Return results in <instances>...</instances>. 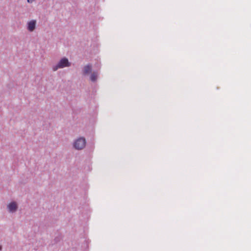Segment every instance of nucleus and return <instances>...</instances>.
<instances>
[{
  "mask_svg": "<svg viewBox=\"0 0 251 251\" xmlns=\"http://www.w3.org/2000/svg\"><path fill=\"white\" fill-rule=\"evenodd\" d=\"M7 207L10 212L15 211L17 208V205L15 202H12L10 203L8 205Z\"/></svg>",
  "mask_w": 251,
  "mask_h": 251,
  "instance_id": "20e7f679",
  "label": "nucleus"
},
{
  "mask_svg": "<svg viewBox=\"0 0 251 251\" xmlns=\"http://www.w3.org/2000/svg\"><path fill=\"white\" fill-rule=\"evenodd\" d=\"M92 67L91 66L88 65L85 66L84 67L83 71V75H87L89 73H90L91 71Z\"/></svg>",
  "mask_w": 251,
  "mask_h": 251,
  "instance_id": "39448f33",
  "label": "nucleus"
},
{
  "mask_svg": "<svg viewBox=\"0 0 251 251\" xmlns=\"http://www.w3.org/2000/svg\"><path fill=\"white\" fill-rule=\"evenodd\" d=\"M35 0H27V2L29 3H32Z\"/></svg>",
  "mask_w": 251,
  "mask_h": 251,
  "instance_id": "0eeeda50",
  "label": "nucleus"
},
{
  "mask_svg": "<svg viewBox=\"0 0 251 251\" xmlns=\"http://www.w3.org/2000/svg\"><path fill=\"white\" fill-rule=\"evenodd\" d=\"M36 21L35 20H31L27 23V29L28 31L32 32L33 31L36 26Z\"/></svg>",
  "mask_w": 251,
  "mask_h": 251,
  "instance_id": "7ed1b4c3",
  "label": "nucleus"
},
{
  "mask_svg": "<svg viewBox=\"0 0 251 251\" xmlns=\"http://www.w3.org/2000/svg\"><path fill=\"white\" fill-rule=\"evenodd\" d=\"M97 77H98V74L97 73H93L91 75V77H90L91 80L92 81H95L97 79Z\"/></svg>",
  "mask_w": 251,
  "mask_h": 251,
  "instance_id": "423d86ee",
  "label": "nucleus"
},
{
  "mask_svg": "<svg viewBox=\"0 0 251 251\" xmlns=\"http://www.w3.org/2000/svg\"><path fill=\"white\" fill-rule=\"evenodd\" d=\"M86 145L85 138L81 137L77 139L74 144L75 148L76 150H81L83 149Z\"/></svg>",
  "mask_w": 251,
  "mask_h": 251,
  "instance_id": "f03ea898",
  "label": "nucleus"
},
{
  "mask_svg": "<svg viewBox=\"0 0 251 251\" xmlns=\"http://www.w3.org/2000/svg\"><path fill=\"white\" fill-rule=\"evenodd\" d=\"M1 246H0V251L1 250Z\"/></svg>",
  "mask_w": 251,
  "mask_h": 251,
  "instance_id": "6e6552de",
  "label": "nucleus"
},
{
  "mask_svg": "<svg viewBox=\"0 0 251 251\" xmlns=\"http://www.w3.org/2000/svg\"><path fill=\"white\" fill-rule=\"evenodd\" d=\"M71 65V63L69 62L68 59L66 58H63L61 59L58 62L57 65L53 67V71H56L59 68H63L65 67H69Z\"/></svg>",
  "mask_w": 251,
  "mask_h": 251,
  "instance_id": "f257e3e1",
  "label": "nucleus"
}]
</instances>
